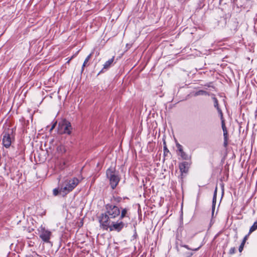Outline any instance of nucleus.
Returning <instances> with one entry per match:
<instances>
[{
  "instance_id": "nucleus-1",
  "label": "nucleus",
  "mask_w": 257,
  "mask_h": 257,
  "mask_svg": "<svg viewBox=\"0 0 257 257\" xmlns=\"http://www.w3.org/2000/svg\"><path fill=\"white\" fill-rule=\"evenodd\" d=\"M105 211L99 217L100 226H107L110 221L115 220L120 215L119 208L113 204H107L105 206Z\"/></svg>"
},
{
  "instance_id": "nucleus-2",
  "label": "nucleus",
  "mask_w": 257,
  "mask_h": 257,
  "mask_svg": "<svg viewBox=\"0 0 257 257\" xmlns=\"http://www.w3.org/2000/svg\"><path fill=\"white\" fill-rule=\"evenodd\" d=\"M60 183V193L63 196L72 191L79 183V180L75 177H64Z\"/></svg>"
},
{
  "instance_id": "nucleus-3",
  "label": "nucleus",
  "mask_w": 257,
  "mask_h": 257,
  "mask_svg": "<svg viewBox=\"0 0 257 257\" xmlns=\"http://www.w3.org/2000/svg\"><path fill=\"white\" fill-rule=\"evenodd\" d=\"M107 178L109 181V184L112 189L115 188L120 181L118 173L114 168H109L106 171Z\"/></svg>"
},
{
  "instance_id": "nucleus-4",
  "label": "nucleus",
  "mask_w": 257,
  "mask_h": 257,
  "mask_svg": "<svg viewBox=\"0 0 257 257\" xmlns=\"http://www.w3.org/2000/svg\"><path fill=\"white\" fill-rule=\"evenodd\" d=\"M126 226V223H125L122 220V219H120V218H119L116 221L114 220L110 221V222H109V224L107 225V226L100 227L105 230H107L109 229L110 231H116L119 232Z\"/></svg>"
},
{
  "instance_id": "nucleus-5",
  "label": "nucleus",
  "mask_w": 257,
  "mask_h": 257,
  "mask_svg": "<svg viewBox=\"0 0 257 257\" xmlns=\"http://www.w3.org/2000/svg\"><path fill=\"white\" fill-rule=\"evenodd\" d=\"M15 128H9L3 133V145H11L15 140Z\"/></svg>"
},
{
  "instance_id": "nucleus-6",
  "label": "nucleus",
  "mask_w": 257,
  "mask_h": 257,
  "mask_svg": "<svg viewBox=\"0 0 257 257\" xmlns=\"http://www.w3.org/2000/svg\"><path fill=\"white\" fill-rule=\"evenodd\" d=\"M72 127L69 121L66 119H63L59 122L58 126V132L60 134H70Z\"/></svg>"
},
{
  "instance_id": "nucleus-7",
  "label": "nucleus",
  "mask_w": 257,
  "mask_h": 257,
  "mask_svg": "<svg viewBox=\"0 0 257 257\" xmlns=\"http://www.w3.org/2000/svg\"><path fill=\"white\" fill-rule=\"evenodd\" d=\"M51 235V232L50 231L42 228L40 234V237L44 242H49Z\"/></svg>"
},
{
  "instance_id": "nucleus-8",
  "label": "nucleus",
  "mask_w": 257,
  "mask_h": 257,
  "mask_svg": "<svg viewBox=\"0 0 257 257\" xmlns=\"http://www.w3.org/2000/svg\"><path fill=\"white\" fill-rule=\"evenodd\" d=\"M178 155H180L184 160H189L190 156L189 154L186 153L182 148V146H178Z\"/></svg>"
},
{
  "instance_id": "nucleus-9",
  "label": "nucleus",
  "mask_w": 257,
  "mask_h": 257,
  "mask_svg": "<svg viewBox=\"0 0 257 257\" xmlns=\"http://www.w3.org/2000/svg\"><path fill=\"white\" fill-rule=\"evenodd\" d=\"M179 168L182 174L187 173L189 169L188 163L186 162H182L180 164Z\"/></svg>"
},
{
  "instance_id": "nucleus-10",
  "label": "nucleus",
  "mask_w": 257,
  "mask_h": 257,
  "mask_svg": "<svg viewBox=\"0 0 257 257\" xmlns=\"http://www.w3.org/2000/svg\"><path fill=\"white\" fill-rule=\"evenodd\" d=\"M128 208H124L122 209L121 212L120 213V216H119V218H120V219H123L125 217H129L128 215Z\"/></svg>"
},
{
  "instance_id": "nucleus-11",
  "label": "nucleus",
  "mask_w": 257,
  "mask_h": 257,
  "mask_svg": "<svg viewBox=\"0 0 257 257\" xmlns=\"http://www.w3.org/2000/svg\"><path fill=\"white\" fill-rule=\"evenodd\" d=\"M217 190V188L216 187L215 189L214 192L213 200H212V215H213L214 209H215V203H216V201Z\"/></svg>"
},
{
  "instance_id": "nucleus-12",
  "label": "nucleus",
  "mask_w": 257,
  "mask_h": 257,
  "mask_svg": "<svg viewBox=\"0 0 257 257\" xmlns=\"http://www.w3.org/2000/svg\"><path fill=\"white\" fill-rule=\"evenodd\" d=\"M114 57H113L112 58L108 60L104 63V64L103 65V69H107L108 68H109V67L110 66V65L112 64L114 61Z\"/></svg>"
},
{
  "instance_id": "nucleus-13",
  "label": "nucleus",
  "mask_w": 257,
  "mask_h": 257,
  "mask_svg": "<svg viewBox=\"0 0 257 257\" xmlns=\"http://www.w3.org/2000/svg\"><path fill=\"white\" fill-rule=\"evenodd\" d=\"M207 95H209L208 92H207L206 91L203 90H200L197 91L194 94L195 96Z\"/></svg>"
},
{
  "instance_id": "nucleus-14",
  "label": "nucleus",
  "mask_w": 257,
  "mask_h": 257,
  "mask_svg": "<svg viewBox=\"0 0 257 257\" xmlns=\"http://www.w3.org/2000/svg\"><path fill=\"white\" fill-rule=\"evenodd\" d=\"M91 56H92V54L91 53L88 56H87V57L86 58L85 60H84V62L82 67V69H81L82 72L83 71L84 67L86 66V64H87V62L89 61V60H90Z\"/></svg>"
},
{
  "instance_id": "nucleus-15",
  "label": "nucleus",
  "mask_w": 257,
  "mask_h": 257,
  "mask_svg": "<svg viewBox=\"0 0 257 257\" xmlns=\"http://www.w3.org/2000/svg\"><path fill=\"white\" fill-rule=\"evenodd\" d=\"M247 235H246L243 238V239L241 244L240 245V246L239 247V252H241L242 251V250H243V247H244V244H245V242L246 240H247Z\"/></svg>"
},
{
  "instance_id": "nucleus-16",
  "label": "nucleus",
  "mask_w": 257,
  "mask_h": 257,
  "mask_svg": "<svg viewBox=\"0 0 257 257\" xmlns=\"http://www.w3.org/2000/svg\"><path fill=\"white\" fill-rule=\"evenodd\" d=\"M256 229H257V221L254 222L253 225L250 227L249 233H251Z\"/></svg>"
},
{
  "instance_id": "nucleus-17",
  "label": "nucleus",
  "mask_w": 257,
  "mask_h": 257,
  "mask_svg": "<svg viewBox=\"0 0 257 257\" xmlns=\"http://www.w3.org/2000/svg\"><path fill=\"white\" fill-rule=\"evenodd\" d=\"M53 195L54 196H57L59 194H61L60 193V183H59L58 187L57 188H55L54 189H53Z\"/></svg>"
},
{
  "instance_id": "nucleus-18",
  "label": "nucleus",
  "mask_w": 257,
  "mask_h": 257,
  "mask_svg": "<svg viewBox=\"0 0 257 257\" xmlns=\"http://www.w3.org/2000/svg\"><path fill=\"white\" fill-rule=\"evenodd\" d=\"M221 126H222L223 133H224V134H226V131H227V130L225 126L224 120L223 119V118L221 119Z\"/></svg>"
},
{
  "instance_id": "nucleus-19",
  "label": "nucleus",
  "mask_w": 257,
  "mask_h": 257,
  "mask_svg": "<svg viewBox=\"0 0 257 257\" xmlns=\"http://www.w3.org/2000/svg\"><path fill=\"white\" fill-rule=\"evenodd\" d=\"M223 137H224V143L223 145H227V140H228V133L227 131H226V134H225L224 133H223Z\"/></svg>"
},
{
  "instance_id": "nucleus-20",
  "label": "nucleus",
  "mask_w": 257,
  "mask_h": 257,
  "mask_svg": "<svg viewBox=\"0 0 257 257\" xmlns=\"http://www.w3.org/2000/svg\"><path fill=\"white\" fill-rule=\"evenodd\" d=\"M212 99L213 100V102H214V106L215 107L217 108V107H218L219 106H218V100L217 99V98L215 97H212Z\"/></svg>"
},
{
  "instance_id": "nucleus-21",
  "label": "nucleus",
  "mask_w": 257,
  "mask_h": 257,
  "mask_svg": "<svg viewBox=\"0 0 257 257\" xmlns=\"http://www.w3.org/2000/svg\"><path fill=\"white\" fill-rule=\"evenodd\" d=\"M182 246L187 248L188 249L193 250H195V251L198 250L200 248V246H199V247H197L196 248L192 249L190 248L187 245H182Z\"/></svg>"
},
{
  "instance_id": "nucleus-22",
  "label": "nucleus",
  "mask_w": 257,
  "mask_h": 257,
  "mask_svg": "<svg viewBox=\"0 0 257 257\" xmlns=\"http://www.w3.org/2000/svg\"><path fill=\"white\" fill-rule=\"evenodd\" d=\"M193 254V253L190 252H186L182 257H191Z\"/></svg>"
},
{
  "instance_id": "nucleus-23",
  "label": "nucleus",
  "mask_w": 257,
  "mask_h": 257,
  "mask_svg": "<svg viewBox=\"0 0 257 257\" xmlns=\"http://www.w3.org/2000/svg\"><path fill=\"white\" fill-rule=\"evenodd\" d=\"M216 109H217L218 113L220 115L221 119H222L223 118V114H222V111H221V109L219 107H217Z\"/></svg>"
},
{
  "instance_id": "nucleus-24",
  "label": "nucleus",
  "mask_w": 257,
  "mask_h": 257,
  "mask_svg": "<svg viewBox=\"0 0 257 257\" xmlns=\"http://www.w3.org/2000/svg\"><path fill=\"white\" fill-rule=\"evenodd\" d=\"M235 251V247H231L229 250V253L231 254H232L234 253Z\"/></svg>"
},
{
  "instance_id": "nucleus-25",
  "label": "nucleus",
  "mask_w": 257,
  "mask_h": 257,
  "mask_svg": "<svg viewBox=\"0 0 257 257\" xmlns=\"http://www.w3.org/2000/svg\"><path fill=\"white\" fill-rule=\"evenodd\" d=\"M56 124H57V121H55L53 123L51 127L50 128V132H51L55 127Z\"/></svg>"
},
{
  "instance_id": "nucleus-26",
  "label": "nucleus",
  "mask_w": 257,
  "mask_h": 257,
  "mask_svg": "<svg viewBox=\"0 0 257 257\" xmlns=\"http://www.w3.org/2000/svg\"><path fill=\"white\" fill-rule=\"evenodd\" d=\"M164 151L165 155H166V153L169 152V150H168V149L167 148V146H164Z\"/></svg>"
},
{
  "instance_id": "nucleus-27",
  "label": "nucleus",
  "mask_w": 257,
  "mask_h": 257,
  "mask_svg": "<svg viewBox=\"0 0 257 257\" xmlns=\"http://www.w3.org/2000/svg\"><path fill=\"white\" fill-rule=\"evenodd\" d=\"M114 199L115 201H116V202H118L120 201L121 199L120 197H117V198L114 197Z\"/></svg>"
},
{
  "instance_id": "nucleus-28",
  "label": "nucleus",
  "mask_w": 257,
  "mask_h": 257,
  "mask_svg": "<svg viewBox=\"0 0 257 257\" xmlns=\"http://www.w3.org/2000/svg\"><path fill=\"white\" fill-rule=\"evenodd\" d=\"M65 165V163H64V162L63 163V165H60V169H61V170H62V169H64Z\"/></svg>"
},
{
  "instance_id": "nucleus-29",
  "label": "nucleus",
  "mask_w": 257,
  "mask_h": 257,
  "mask_svg": "<svg viewBox=\"0 0 257 257\" xmlns=\"http://www.w3.org/2000/svg\"><path fill=\"white\" fill-rule=\"evenodd\" d=\"M10 146H7V145H6L5 146V147L7 148H8Z\"/></svg>"
}]
</instances>
